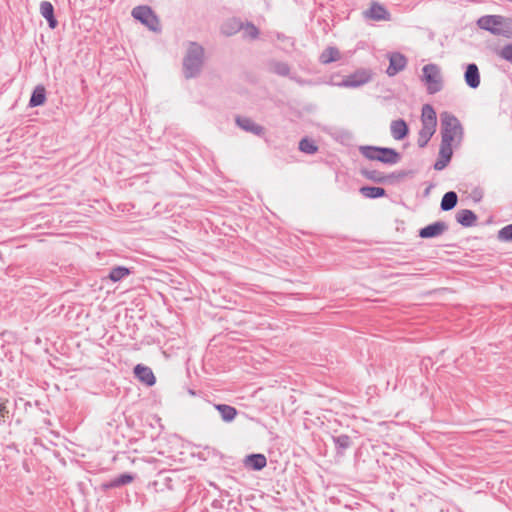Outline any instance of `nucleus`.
Instances as JSON below:
<instances>
[{
    "label": "nucleus",
    "mask_w": 512,
    "mask_h": 512,
    "mask_svg": "<svg viewBox=\"0 0 512 512\" xmlns=\"http://www.w3.org/2000/svg\"><path fill=\"white\" fill-rule=\"evenodd\" d=\"M448 230V224L444 221H436L419 230V237L423 239L435 238Z\"/></svg>",
    "instance_id": "9"
},
{
    "label": "nucleus",
    "mask_w": 512,
    "mask_h": 512,
    "mask_svg": "<svg viewBox=\"0 0 512 512\" xmlns=\"http://www.w3.org/2000/svg\"><path fill=\"white\" fill-rule=\"evenodd\" d=\"M498 239L500 241L512 240V224L506 225L498 231Z\"/></svg>",
    "instance_id": "34"
},
{
    "label": "nucleus",
    "mask_w": 512,
    "mask_h": 512,
    "mask_svg": "<svg viewBox=\"0 0 512 512\" xmlns=\"http://www.w3.org/2000/svg\"><path fill=\"white\" fill-rule=\"evenodd\" d=\"M214 407L220 413V416L224 422H232L238 414V411L235 407L227 404H215Z\"/></svg>",
    "instance_id": "22"
},
{
    "label": "nucleus",
    "mask_w": 512,
    "mask_h": 512,
    "mask_svg": "<svg viewBox=\"0 0 512 512\" xmlns=\"http://www.w3.org/2000/svg\"><path fill=\"white\" fill-rule=\"evenodd\" d=\"M135 376L143 383H145L148 386H152L156 382V378L152 372V370L147 367L143 366L141 364H138L134 368Z\"/></svg>",
    "instance_id": "15"
},
{
    "label": "nucleus",
    "mask_w": 512,
    "mask_h": 512,
    "mask_svg": "<svg viewBox=\"0 0 512 512\" xmlns=\"http://www.w3.org/2000/svg\"><path fill=\"white\" fill-rule=\"evenodd\" d=\"M6 402H7V400L6 401L0 400V418H4L9 413V411L6 407Z\"/></svg>",
    "instance_id": "36"
},
{
    "label": "nucleus",
    "mask_w": 512,
    "mask_h": 512,
    "mask_svg": "<svg viewBox=\"0 0 512 512\" xmlns=\"http://www.w3.org/2000/svg\"><path fill=\"white\" fill-rule=\"evenodd\" d=\"M458 202V196L456 192L449 191L444 194L441 200L440 208L443 211H450L452 210Z\"/></svg>",
    "instance_id": "28"
},
{
    "label": "nucleus",
    "mask_w": 512,
    "mask_h": 512,
    "mask_svg": "<svg viewBox=\"0 0 512 512\" xmlns=\"http://www.w3.org/2000/svg\"><path fill=\"white\" fill-rule=\"evenodd\" d=\"M241 31H243V38L250 40L257 39L260 33L259 29L252 22L243 23Z\"/></svg>",
    "instance_id": "32"
},
{
    "label": "nucleus",
    "mask_w": 512,
    "mask_h": 512,
    "mask_svg": "<svg viewBox=\"0 0 512 512\" xmlns=\"http://www.w3.org/2000/svg\"><path fill=\"white\" fill-rule=\"evenodd\" d=\"M456 220L464 227H471L476 224L477 215L472 210L462 209L457 212Z\"/></svg>",
    "instance_id": "18"
},
{
    "label": "nucleus",
    "mask_w": 512,
    "mask_h": 512,
    "mask_svg": "<svg viewBox=\"0 0 512 512\" xmlns=\"http://www.w3.org/2000/svg\"><path fill=\"white\" fill-rule=\"evenodd\" d=\"M242 27L243 22H241L240 19L232 18L222 25L221 31L226 36H232L237 32L241 31Z\"/></svg>",
    "instance_id": "24"
},
{
    "label": "nucleus",
    "mask_w": 512,
    "mask_h": 512,
    "mask_svg": "<svg viewBox=\"0 0 512 512\" xmlns=\"http://www.w3.org/2000/svg\"><path fill=\"white\" fill-rule=\"evenodd\" d=\"M436 131V127L431 125H423L421 124V129L418 133L417 144L420 148H424L427 146L428 142L432 138Z\"/></svg>",
    "instance_id": "21"
},
{
    "label": "nucleus",
    "mask_w": 512,
    "mask_h": 512,
    "mask_svg": "<svg viewBox=\"0 0 512 512\" xmlns=\"http://www.w3.org/2000/svg\"><path fill=\"white\" fill-rule=\"evenodd\" d=\"M422 81L426 84L428 94H436L443 88L441 71L436 64H427L422 69Z\"/></svg>",
    "instance_id": "5"
},
{
    "label": "nucleus",
    "mask_w": 512,
    "mask_h": 512,
    "mask_svg": "<svg viewBox=\"0 0 512 512\" xmlns=\"http://www.w3.org/2000/svg\"><path fill=\"white\" fill-rule=\"evenodd\" d=\"M407 65V58L399 53L395 52L389 57V66L386 70L388 76L392 77L404 70Z\"/></svg>",
    "instance_id": "11"
},
{
    "label": "nucleus",
    "mask_w": 512,
    "mask_h": 512,
    "mask_svg": "<svg viewBox=\"0 0 512 512\" xmlns=\"http://www.w3.org/2000/svg\"><path fill=\"white\" fill-rule=\"evenodd\" d=\"M269 70L276 75L288 77L291 69L288 63L273 60L269 62Z\"/></svg>",
    "instance_id": "26"
},
{
    "label": "nucleus",
    "mask_w": 512,
    "mask_h": 512,
    "mask_svg": "<svg viewBox=\"0 0 512 512\" xmlns=\"http://www.w3.org/2000/svg\"><path fill=\"white\" fill-rule=\"evenodd\" d=\"M361 175L366 178L367 180H370L375 183L384 184L385 178L384 173L375 169H368V168H362L360 170Z\"/></svg>",
    "instance_id": "29"
},
{
    "label": "nucleus",
    "mask_w": 512,
    "mask_h": 512,
    "mask_svg": "<svg viewBox=\"0 0 512 512\" xmlns=\"http://www.w3.org/2000/svg\"><path fill=\"white\" fill-rule=\"evenodd\" d=\"M408 174H409V172L404 171V170L392 172L390 174H385L384 173L385 183H391L392 184V183H394L396 181L404 179Z\"/></svg>",
    "instance_id": "33"
},
{
    "label": "nucleus",
    "mask_w": 512,
    "mask_h": 512,
    "mask_svg": "<svg viewBox=\"0 0 512 512\" xmlns=\"http://www.w3.org/2000/svg\"><path fill=\"white\" fill-rule=\"evenodd\" d=\"M360 153L368 160L393 165L400 161L401 155L393 148L377 146H361Z\"/></svg>",
    "instance_id": "4"
},
{
    "label": "nucleus",
    "mask_w": 512,
    "mask_h": 512,
    "mask_svg": "<svg viewBox=\"0 0 512 512\" xmlns=\"http://www.w3.org/2000/svg\"><path fill=\"white\" fill-rule=\"evenodd\" d=\"M511 18L501 15H485L478 19L477 25L491 34L511 38Z\"/></svg>",
    "instance_id": "3"
},
{
    "label": "nucleus",
    "mask_w": 512,
    "mask_h": 512,
    "mask_svg": "<svg viewBox=\"0 0 512 512\" xmlns=\"http://www.w3.org/2000/svg\"><path fill=\"white\" fill-rule=\"evenodd\" d=\"M421 124L437 126L436 112L430 104H425L422 107Z\"/></svg>",
    "instance_id": "23"
},
{
    "label": "nucleus",
    "mask_w": 512,
    "mask_h": 512,
    "mask_svg": "<svg viewBox=\"0 0 512 512\" xmlns=\"http://www.w3.org/2000/svg\"><path fill=\"white\" fill-rule=\"evenodd\" d=\"M205 50L197 42L190 41L182 62L183 75L186 79L197 78L203 69Z\"/></svg>",
    "instance_id": "2"
},
{
    "label": "nucleus",
    "mask_w": 512,
    "mask_h": 512,
    "mask_svg": "<svg viewBox=\"0 0 512 512\" xmlns=\"http://www.w3.org/2000/svg\"><path fill=\"white\" fill-rule=\"evenodd\" d=\"M244 465L254 471H260L267 465V459L264 454H250L244 459Z\"/></svg>",
    "instance_id": "13"
},
{
    "label": "nucleus",
    "mask_w": 512,
    "mask_h": 512,
    "mask_svg": "<svg viewBox=\"0 0 512 512\" xmlns=\"http://www.w3.org/2000/svg\"><path fill=\"white\" fill-rule=\"evenodd\" d=\"M372 80L370 69L360 68L352 74L343 78L341 82H335L334 85L345 88H359Z\"/></svg>",
    "instance_id": "6"
},
{
    "label": "nucleus",
    "mask_w": 512,
    "mask_h": 512,
    "mask_svg": "<svg viewBox=\"0 0 512 512\" xmlns=\"http://www.w3.org/2000/svg\"><path fill=\"white\" fill-rule=\"evenodd\" d=\"M235 122L242 130L252 133L256 136L262 137L265 134V128L257 124L249 117L237 116Z\"/></svg>",
    "instance_id": "10"
},
{
    "label": "nucleus",
    "mask_w": 512,
    "mask_h": 512,
    "mask_svg": "<svg viewBox=\"0 0 512 512\" xmlns=\"http://www.w3.org/2000/svg\"><path fill=\"white\" fill-rule=\"evenodd\" d=\"M473 197H474L475 201H480L481 198H482V191L478 190V189L474 190L473 191Z\"/></svg>",
    "instance_id": "37"
},
{
    "label": "nucleus",
    "mask_w": 512,
    "mask_h": 512,
    "mask_svg": "<svg viewBox=\"0 0 512 512\" xmlns=\"http://www.w3.org/2000/svg\"><path fill=\"white\" fill-rule=\"evenodd\" d=\"M299 150L303 153L312 155L318 151V146L312 139L305 137L299 142Z\"/></svg>",
    "instance_id": "31"
},
{
    "label": "nucleus",
    "mask_w": 512,
    "mask_h": 512,
    "mask_svg": "<svg viewBox=\"0 0 512 512\" xmlns=\"http://www.w3.org/2000/svg\"><path fill=\"white\" fill-rule=\"evenodd\" d=\"M340 59L341 53L339 49L334 46H329L325 48L319 56V62L324 65L330 64Z\"/></svg>",
    "instance_id": "17"
},
{
    "label": "nucleus",
    "mask_w": 512,
    "mask_h": 512,
    "mask_svg": "<svg viewBox=\"0 0 512 512\" xmlns=\"http://www.w3.org/2000/svg\"><path fill=\"white\" fill-rule=\"evenodd\" d=\"M332 440L335 445L337 454H343L344 451L348 449L352 444L351 438L347 434L333 436Z\"/></svg>",
    "instance_id": "27"
},
{
    "label": "nucleus",
    "mask_w": 512,
    "mask_h": 512,
    "mask_svg": "<svg viewBox=\"0 0 512 512\" xmlns=\"http://www.w3.org/2000/svg\"><path fill=\"white\" fill-rule=\"evenodd\" d=\"M40 14L48 22L51 29H55L58 25V21L54 15V7L49 1H42L40 3Z\"/></svg>",
    "instance_id": "16"
},
{
    "label": "nucleus",
    "mask_w": 512,
    "mask_h": 512,
    "mask_svg": "<svg viewBox=\"0 0 512 512\" xmlns=\"http://www.w3.org/2000/svg\"><path fill=\"white\" fill-rule=\"evenodd\" d=\"M131 273V271L124 267V266H116L110 269L108 278L112 282H118L128 276Z\"/></svg>",
    "instance_id": "30"
},
{
    "label": "nucleus",
    "mask_w": 512,
    "mask_h": 512,
    "mask_svg": "<svg viewBox=\"0 0 512 512\" xmlns=\"http://www.w3.org/2000/svg\"><path fill=\"white\" fill-rule=\"evenodd\" d=\"M132 16L151 31L159 32L161 30L159 19L149 6L143 5L133 8Z\"/></svg>",
    "instance_id": "7"
},
{
    "label": "nucleus",
    "mask_w": 512,
    "mask_h": 512,
    "mask_svg": "<svg viewBox=\"0 0 512 512\" xmlns=\"http://www.w3.org/2000/svg\"><path fill=\"white\" fill-rule=\"evenodd\" d=\"M134 478H135V476L133 474L123 473V474H120V475L116 476L115 478L111 479L109 482L104 483L103 488L104 489H112V488L121 487V486L131 483L134 480Z\"/></svg>",
    "instance_id": "19"
},
{
    "label": "nucleus",
    "mask_w": 512,
    "mask_h": 512,
    "mask_svg": "<svg viewBox=\"0 0 512 512\" xmlns=\"http://www.w3.org/2000/svg\"><path fill=\"white\" fill-rule=\"evenodd\" d=\"M441 144L434 169L441 171L447 167L453 156V147L457 148L463 140V127L459 119L448 111L440 114Z\"/></svg>",
    "instance_id": "1"
},
{
    "label": "nucleus",
    "mask_w": 512,
    "mask_h": 512,
    "mask_svg": "<svg viewBox=\"0 0 512 512\" xmlns=\"http://www.w3.org/2000/svg\"><path fill=\"white\" fill-rule=\"evenodd\" d=\"M510 26H511V38H512V18H511Z\"/></svg>",
    "instance_id": "38"
},
{
    "label": "nucleus",
    "mask_w": 512,
    "mask_h": 512,
    "mask_svg": "<svg viewBox=\"0 0 512 512\" xmlns=\"http://www.w3.org/2000/svg\"><path fill=\"white\" fill-rule=\"evenodd\" d=\"M46 102V89L43 85H37L32 91L29 107L34 108L43 105Z\"/></svg>",
    "instance_id": "20"
},
{
    "label": "nucleus",
    "mask_w": 512,
    "mask_h": 512,
    "mask_svg": "<svg viewBox=\"0 0 512 512\" xmlns=\"http://www.w3.org/2000/svg\"><path fill=\"white\" fill-rule=\"evenodd\" d=\"M500 58L512 63V43L504 45L498 52Z\"/></svg>",
    "instance_id": "35"
},
{
    "label": "nucleus",
    "mask_w": 512,
    "mask_h": 512,
    "mask_svg": "<svg viewBox=\"0 0 512 512\" xmlns=\"http://www.w3.org/2000/svg\"><path fill=\"white\" fill-rule=\"evenodd\" d=\"M360 194L369 199H377L386 196V190L382 187L363 186L359 189Z\"/></svg>",
    "instance_id": "25"
},
{
    "label": "nucleus",
    "mask_w": 512,
    "mask_h": 512,
    "mask_svg": "<svg viewBox=\"0 0 512 512\" xmlns=\"http://www.w3.org/2000/svg\"><path fill=\"white\" fill-rule=\"evenodd\" d=\"M464 79L466 84L472 88L476 89L480 85V73L478 66L475 63L468 64L466 67V71L464 73Z\"/></svg>",
    "instance_id": "12"
},
{
    "label": "nucleus",
    "mask_w": 512,
    "mask_h": 512,
    "mask_svg": "<svg viewBox=\"0 0 512 512\" xmlns=\"http://www.w3.org/2000/svg\"><path fill=\"white\" fill-rule=\"evenodd\" d=\"M391 135L395 140H403L409 133V128L405 120H393L390 124Z\"/></svg>",
    "instance_id": "14"
},
{
    "label": "nucleus",
    "mask_w": 512,
    "mask_h": 512,
    "mask_svg": "<svg viewBox=\"0 0 512 512\" xmlns=\"http://www.w3.org/2000/svg\"><path fill=\"white\" fill-rule=\"evenodd\" d=\"M363 16L365 19L373 21H389L391 18L385 6L378 2H372L370 8L363 12Z\"/></svg>",
    "instance_id": "8"
}]
</instances>
